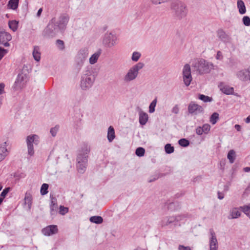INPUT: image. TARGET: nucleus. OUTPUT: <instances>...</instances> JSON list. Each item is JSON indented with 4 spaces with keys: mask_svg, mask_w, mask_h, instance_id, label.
Here are the masks:
<instances>
[{
    "mask_svg": "<svg viewBox=\"0 0 250 250\" xmlns=\"http://www.w3.org/2000/svg\"><path fill=\"white\" fill-rule=\"evenodd\" d=\"M192 66L200 74L208 73L214 67L212 63L209 62L203 59L195 61L192 63Z\"/></svg>",
    "mask_w": 250,
    "mask_h": 250,
    "instance_id": "nucleus-1",
    "label": "nucleus"
},
{
    "mask_svg": "<svg viewBox=\"0 0 250 250\" xmlns=\"http://www.w3.org/2000/svg\"><path fill=\"white\" fill-rule=\"evenodd\" d=\"M89 150L86 148L85 150H82L77 157V169L79 173H83L87 166L88 153Z\"/></svg>",
    "mask_w": 250,
    "mask_h": 250,
    "instance_id": "nucleus-2",
    "label": "nucleus"
},
{
    "mask_svg": "<svg viewBox=\"0 0 250 250\" xmlns=\"http://www.w3.org/2000/svg\"><path fill=\"white\" fill-rule=\"evenodd\" d=\"M144 66L143 62H138L132 66L124 77V81L125 83H129L136 79L137 77L139 71Z\"/></svg>",
    "mask_w": 250,
    "mask_h": 250,
    "instance_id": "nucleus-3",
    "label": "nucleus"
},
{
    "mask_svg": "<svg viewBox=\"0 0 250 250\" xmlns=\"http://www.w3.org/2000/svg\"><path fill=\"white\" fill-rule=\"evenodd\" d=\"M171 8L175 12V16L179 19L184 18L187 14L185 6L182 3L174 1L171 3Z\"/></svg>",
    "mask_w": 250,
    "mask_h": 250,
    "instance_id": "nucleus-4",
    "label": "nucleus"
},
{
    "mask_svg": "<svg viewBox=\"0 0 250 250\" xmlns=\"http://www.w3.org/2000/svg\"><path fill=\"white\" fill-rule=\"evenodd\" d=\"M38 136L37 135H31L28 136L26 139V143L28 148V154L32 156L34 154L33 143L37 145L38 143Z\"/></svg>",
    "mask_w": 250,
    "mask_h": 250,
    "instance_id": "nucleus-5",
    "label": "nucleus"
},
{
    "mask_svg": "<svg viewBox=\"0 0 250 250\" xmlns=\"http://www.w3.org/2000/svg\"><path fill=\"white\" fill-rule=\"evenodd\" d=\"M103 43L105 47L111 48L116 44L117 37L111 33H106L104 36Z\"/></svg>",
    "mask_w": 250,
    "mask_h": 250,
    "instance_id": "nucleus-6",
    "label": "nucleus"
},
{
    "mask_svg": "<svg viewBox=\"0 0 250 250\" xmlns=\"http://www.w3.org/2000/svg\"><path fill=\"white\" fill-rule=\"evenodd\" d=\"M59 29L55 23V19H52L44 29V32L47 36L50 37L54 36L58 31Z\"/></svg>",
    "mask_w": 250,
    "mask_h": 250,
    "instance_id": "nucleus-7",
    "label": "nucleus"
},
{
    "mask_svg": "<svg viewBox=\"0 0 250 250\" xmlns=\"http://www.w3.org/2000/svg\"><path fill=\"white\" fill-rule=\"evenodd\" d=\"M183 77L184 83L188 86L192 81L190 66L188 64H186L183 69Z\"/></svg>",
    "mask_w": 250,
    "mask_h": 250,
    "instance_id": "nucleus-8",
    "label": "nucleus"
},
{
    "mask_svg": "<svg viewBox=\"0 0 250 250\" xmlns=\"http://www.w3.org/2000/svg\"><path fill=\"white\" fill-rule=\"evenodd\" d=\"M186 217H187V215L185 214H181L176 216L167 217L162 220V226H168L175 222H178L179 221L182 220Z\"/></svg>",
    "mask_w": 250,
    "mask_h": 250,
    "instance_id": "nucleus-9",
    "label": "nucleus"
},
{
    "mask_svg": "<svg viewBox=\"0 0 250 250\" xmlns=\"http://www.w3.org/2000/svg\"><path fill=\"white\" fill-rule=\"evenodd\" d=\"M94 82V79L90 76L84 75L82 76L81 86L82 89H85L90 87Z\"/></svg>",
    "mask_w": 250,
    "mask_h": 250,
    "instance_id": "nucleus-10",
    "label": "nucleus"
},
{
    "mask_svg": "<svg viewBox=\"0 0 250 250\" xmlns=\"http://www.w3.org/2000/svg\"><path fill=\"white\" fill-rule=\"evenodd\" d=\"M203 111L202 106L193 102L190 103L188 105V111L190 114L197 115L202 113Z\"/></svg>",
    "mask_w": 250,
    "mask_h": 250,
    "instance_id": "nucleus-11",
    "label": "nucleus"
},
{
    "mask_svg": "<svg viewBox=\"0 0 250 250\" xmlns=\"http://www.w3.org/2000/svg\"><path fill=\"white\" fill-rule=\"evenodd\" d=\"M237 76L242 81H250V65L248 68L238 71Z\"/></svg>",
    "mask_w": 250,
    "mask_h": 250,
    "instance_id": "nucleus-12",
    "label": "nucleus"
},
{
    "mask_svg": "<svg viewBox=\"0 0 250 250\" xmlns=\"http://www.w3.org/2000/svg\"><path fill=\"white\" fill-rule=\"evenodd\" d=\"M69 17L66 14H63L59 18V20L56 24L60 30H63L69 21Z\"/></svg>",
    "mask_w": 250,
    "mask_h": 250,
    "instance_id": "nucleus-13",
    "label": "nucleus"
},
{
    "mask_svg": "<svg viewBox=\"0 0 250 250\" xmlns=\"http://www.w3.org/2000/svg\"><path fill=\"white\" fill-rule=\"evenodd\" d=\"M42 232L45 236H50L57 233L58 229L56 225H52L42 229Z\"/></svg>",
    "mask_w": 250,
    "mask_h": 250,
    "instance_id": "nucleus-14",
    "label": "nucleus"
},
{
    "mask_svg": "<svg viewBox=\"0 0 250 250\" xmlns=\"http://www.w3.org/2000/svg\"><path fill=\"white\" fill-rule=\"evenodd\" d=\"M12 39L11 35L5 31L0 32V44L3 45L4 46H9L8 42Z\"/></svg>",
    "mask_w": 250,
    "mask_h": 250,
    "instance_id": "nucleus-15",
    "label": "nucleus"
},
{
    "mask_svg": "<svg viewBox=\"0 0 250 250\" xmlns=\"http://www.w3.org/2000/svg\"><path fill=\"white\" fill-rule=\"evenodd\" d=\"M211 238L209 240V250H218V241L214 231L210 229Z\"/></svg>",
    "mask_w": 250,
    "mask_h": 250,
    "instance_id": "nucleus-16",
    "label": "nucleus"
},
{
    "mask_svg": "<svg viewBox=\"0 0 250 250\" xmlns=\"http://www.w3.org/2000/svg\"><path fill=\"white\" fill-rule=\"evenodd\" d=\"M26 76L22 74H19L18 75L16 82H15V88L17 89L22 88L26 83Z\"/></svg>",
    "mask_w": 250,
    "mask_h": 250,
    "instance_id": "nucleus-17",
    "label": "nucleus"
},
{
    "mask_svg": "<svg viewBox=\"0 0 250 250\" xmlns=\"http://www.w3.org/2000/svg\"><path fill=\"white\" fill-rule=\"evenodd\" d=\"M217 36L224 42H229L230 40L229 36L222 29H219L217 31Z\"/></svg>",
    "mask_w": 250,
    "mask_h": 250,
    "instance_id": "nucleus-18",
    "label": "nucleus"
},
{
    "mask_svg": "<svg viewBox=\"0 0 250 250\" xmlns=\"http://www.w3.org/2000/svg\"><path fill=\"white\" fill-rule=\"evenodd\" d=\"M87 50L86 49H83L80 51L78 55V59L79 60V61H78V64L80 66H82L83 64L84 61L87 57Z\"/></svg>",
    "mask_w": 250,
    "mask_h": 250,
    "instance_id": "nucleus-19",
    "label": "nucleus"
},
{
    "mask_svg": "<svg viewBox=\"0 0 250 250\" xmlns=\"http://www.w3.org/2000/svg\"><path fill=\"white\" fill-rule=\"evenodd\" d=\"M51 204L50 205V214L51 215H55L58 210V205L57 204V199L55 197L50 195Z\"/></svg>",
    "mask_w": 250,
    "mask_h": 250,
    "instance_id": "nucleus-20",
    "label": "nucleus"
},
{
    "mask_svg": "<svg viewBox=\"0 0 250 250\" xmlns=\"http://www.w3.org/2000/svg\"><path fill=\"white\" fill-rule=\"evenodd\" d=\"M219 87L223 93L227 95L232 94L234 91L233 87L225 85L223 83H221L219 85Z\"/></svg>",
    "mask_w": 250,
    "mask_h": 250,
    "instance_id": "nucleus-21",
    "label": "nucleus"
},
{
    "mask_svg": "<svg viewBox=\"0 0 250 250\" xmlns=\"http://www.w3.org/2000/svg\"><path fill=\"white\" fill-rule=\"evenodd\" d=\"M6 146L7 144L6 142L0 145V161L3 160L8 154Z\"/></svg>",
    "mask_w": 250,
    "mask_h": 250,
    "instance_id": "nucleus-22",
    "label": "nucleus"
},
{
    "mask_svg": "<svg viewBox=\"0 0 250 250\" xmlns=\"http://www.w3.org/2000/svg\"><path fill=\"white\" fill-rule=\"evenodd\" d=\"M101 53V49H99L96 52L94 53L89 58V63L91 64H94L96 63Z\"/></svg>",
    "mask_w": 250,
    "mask_h": 250,
    "instance_id": "nucleus-23",
    "label": "nucleus"
},
{
    "mask_svg": "<svg viewBox=\"0 0 250 250\" xmlns=\"http://www.w3.org/2000/svg\"><path fill=\"white\" fill-rule=\"evenodd\" d=\"M148 120L147 114L143 111L139 112V123L142 125H145Z\"/></svg>",
    "mask_w": 250,
    "mask_h": 250,
    "instance_id": "nucleus-24",
    "label": "nucleus"
},
{
    "mask_svg": "<svg viewBox=\"0 0 250 250\" xmlns=\"http://www.w3.org/2000/svg\"><path fill=\"white\" fill-rule=\"evenodd\" d=\"M237 8L240 14H244L246 12V8L244 1L242 0H237Z\"/></svg>",
    "mask_w": 250,
    "mask_h": 250,
    "instance_id": "nucleus-25",
    "label": "nucleus"
},
{
    "mask_svg": "<svg viewBox=\"0 0 250 250\" xmlns=\"http://www.w3.org/2000/svg\"><path fill=\"white\" fill-rule=\"evenodd\" d=\"M115 131L114 128L110 126L108 129L107 139L109 142H111L115 138Z\"/></svg>",
    "mask_w": 250,
    "mask_h": 250,
    "instance_id": "nucleus-26",
    "label": "nucleus"
},
{
    "mask_svg": "<svg viewBox=\"0 0 250 250\" xmlns=\"http://www.w3.org/2000/svg\"><path fill=\"white\" fill-rule=\"evenodd\" d=\"M19 0H10L7 4V7L9 9L16 10L18 7Z\"/></svg>",
    "mask_w": 250,
    "mask_h": 250,
    "instance_id": "nucleus-27",
    "label": "nucleus"
},
{
    "mask_svg": "<svg viewBox=\"0 0 250 250\" xmlns=\"http://www.w3.org/2000/svg\"><path fill=\"white\" fill-rule=\"evenodd\" d=\"M33 56L34 59L37 62H39L41 59V53L40 48L38 46H35L33 51Z\"/></svg>",
    "mask_w": 250,
    "mask_h": 250,
    "instance_id": "nucleus-28",
    "label": "nucleus"
},
{
    "mask_svg": "<svg viewBox=\"0 0 250 250\" xmlns=\"http://www.w3.org/2000/svg\"><path fill=\"white\" fill-rule=\"evenodd\" d=\"M239 209L243 211L248 217L250 218V203L248 205L240 207Z\"/></svg>",
    "mask_w": 250,
    "mask_h": 250,
    "instance_id": "nucleus-29",
    "label": "nucleus"
},
{
    "mask_svg": "<svg viewBox=\"0 0 250 250\" xmlns=\"http://www.w3.org/2000/svg\"><path fill=\"white\" fill-rule=\"evenodd\" d=\"M19 22L16 20L10 21L8 22L9 27L14 32L17 30Z\"/></svg>",
    "mask_w": 250,
    "mask_h": 250,
    "instance_id": "nucleus-30",
    "label": "nucleus"
},
{
    "mask_svg": "<svg viewBox=\"0 0 250 250\" xmlns=\"http://www.w3.org/2000/svg\"><path fill=\"white\" fill-rule=\"evenodd\" d=\"M180 207V205L178 202H171L167 204V208L170 210H175L177 209Z\"/></svg>",
    "mask_w": 250,
    "mask_h": 250,
    "instance_id": "nucleus-31",
    "label": "nucleus"
},
{
    "mask_svg": "<svg viewBox=\"0 0 250 250\" xmlns=\"http://www.w3.org/2000/svg\"><path fill=\"white\" fill-rule=\"evenodd\" d=\"M90 221L91 222L99 224L103 222V219L102 217L99 216H94L90 218Z\"/></svg>",
    "mask_w": 250,
    "mask_h": 250,
    "instance_id": "nucleus-32",
    "label": "nucleus"
},
{
    "mask_svg": "<svg viewBox=\"0 0 250 250\" xmlns=\"http://www.w3.org/2000/svg\"><path fill=\"white\" fill-rule=\"evenodd\" d=\"M218 119L219 114L217 112H214L211 115L209 121L212 125H214L216 123Z\"/></svg>",
    "mask_w": 250,
    "mask_h": 250,
    "instance_id": "nucleus-33",
    "label": "nucleus"
},
{
    "mask_svg": "<svg viewBox=\"0 0 250 250\" xmlns=\"http://www.w3.org/2000/svg\"><path fill=\"white\" fill-rule=\"evenodd\" d=\"M32 199L31 195L30 194L26 193L24 198L25 204H27L28 205V207L29 209L31 208L32 205Z\"/></svg>",
    "mask_w": 250,
    "mask_h": 250,
    "instance_id": "nucleus-34",
    "label": "nucleus"
},
{
    "mask_svg": "<svg viewBox=\"0 0 250 250\" xmlns=\"http://www.w3.org/2000/svg\"><path fill=\"white\" fill-rule=\"evenodd\" d=\"M199 99L205 103L210 102L213 100L211 97L204 95L203 94H199Z\"/></svg>",
    "mask_w": 250,
    "mask_h": 250,
    "instance_id": "nucleus-35",
    "label": "nucleus"
},
{
    "mask_svg": "<svg viewBox=\"0 0 250 250\" xmlns=\"http://www.w3.org/2000/svg\"><path fill=\"white\" fill-rule=\"evenodd\" d=\"M48 185L47 184H43L41 188V194L44 195L48 193Z\"/></svg>",
    "mask_w": 250,
    "mask_h": 250,
    "instance_id": "nucleus-36",
    "label": "nucleus"
},
{
    "mask_svg": "<svg viewBox=\"0 0 250 250\" xmlns=\"http://www.w3.org/2000/svg\"><path fill=\"white\" fill-rule=\"evenodd\" d=\"M165 151L167 154H170L174 152V147L171 146V145L169 144H167L165 146Z\"/></svg>",
    "mask_w": 250,
    "mask_h": 250,
    "instance_id": "nucleus-37",
    "label": "nucleus"
},
{
    "mask_svg": "<svg viewBox=\"0 0 250 250\" xmlns=\"http://www.w3.org/2000/svg\"><path fill=\"white\" fill-rule=\"evenodd\" d=\"M157 98H156L150 104L149 107V112L151 113H153L155 111V107L157 104Z\"/></svg>",
    "mask_w": 250,
    "mask_h": 250,
    "instance_id": "nucleus-38",
    "label": "nucleus"
},
{
    "mask_svg": "<svg viewBox=\"0 0 250 250\" xmlns=\"http://www.w3.org/2000/svg\"><path fill=\"white\" fill-rule=\"evenodd\" d=\"M178 143L179 145L184 147H187L189 145V141L184 138L180 139Z\"/></svg>",
    "mask_w": 250,
    "mask_h": 250,
    "instance_id": "nucleus-39",
    "label": "nucleus"
},
{
    "mask_svg": "<svg viewBox=\"0 0 250 250\" xmlns=\"http://www.w3.org/2000/svg\"><path fill=\"white\" fill-rule=\"evenodd\" d=\"M145 150L143 147H138L136 149V155L139 157H142L144 155Z\"/></svg>",
    "mask_w": 250,
    "mask_h": 250,
    "instance_id": "nucleus-40",
    "label": "nucleus"
},
{
    "mask_svg": "<svg viewBox=\"0 0 250 250\" xmlns=\"http://www.w3.org/2000/svg\"><path fill=\"white\" fill-rule=\"evenodd\" d=\"M141 56V54L139 52H134L133 53L132 56V60L134 62H137L139 59L140 57Z\"/></svg>",
    "mask_w": 250,
    "mask_h": 250,
    "instance_id": "nucleus-41",
    "label": "nucleus"
},
{
    "mask_svg": "<svg viewBox=\"0 0 250 250\" xmlns=\"http://www.w3.org/2000/svg\"><path fill=\"white\" fill-rule=\"evenodd\" d=\"M243 24L247 26H250V18L248 16H244L242 19Z\"/></svg>",
    "mask_w": 250,
    "mask_h": 250,
    "instance_id": "nucleus-42",
    "label": "nucleus"
},
{
    "mask_svg": "<svg viewBox=\"0 0 250 250\" xmlns=\"http://www.w3.org/2000/svg\"><path fill=\"white\" fill-rule=\"evenodd\" d=\"M56 44L58 46V47L60 50H63L64 48V42L61 40H57L56 41Z\"/></svg>",
    "mask_w": 250,
    "mask_h": 250,
    "instance_id": "nucleus-43",
    "label": "nucleus"
},
{
    "mask_svg": "<svg viewBox=\"0 0 250 250\" xmlns=\"http://www.w3.org/2000/svg\"><path fill=\"white\" fill-rule=\"evenodd\" d=\"M234 155V151L233 149L230 150L228 154V158L229 160L230 163H232L233 162V157Z\"/></svg>",
    "mask_w": 250,
    "mask_h": 250,
    "instance_id": "nucleus-44",
    "label": "nucleus"
},
{
    "mask_svg": "<svg viewBox=\"0 0 250 250\" xmlns=\"http://www.w3.org/2000/svg\"><path fill=\"white\" fill-rule=\"evenodd\" d=\"M68 211V208L62 206L60 207L59 213L62 215H64Z\"/></svg>",
    "mask_w": 250,
    "mask_h": 250,
    "instance_id": "nucleus-45",
    "label": "nucleus"
},
{
    "mask_svg": "<svg viewBox=\"0 0 250 250\" xmlns=\"http://www.w3.org/2000/svg\"><path fill=\"white\" fill-rule=\"evenodd\" d=\"M203 129V131L204 133L207 134L208 131L210 130V126L208 124H205L203 125L202 127Z\"/></svg>",
    "mask_w": 250,
    "mask_h": 250,
    "instance_id": "nucleus-46",
    "label": "nucleus"
},
{
    "mask_svg": "<svg viewBox=\"0 0 250 250\" xmlns=\"http://www.w3.org/2000/svg\"><path fill=\"white\" fill-rule=\"evenodd\" d=\"M11 188L10 187H8L5 188L3 190L2 192L1 193L0 196L2 198H4L7 194L9 192V191L10 190Z\"/></svg>",
    "mask_w": 250,
    "mask_h": 250,
    "instance_id": "nucleus-47",
    "label": "nucleus"
},
{
    "mask_svg": "<svg viewBox=\"0 0 250 250\" xmlns=\"http://www.w3.org/2000/svg\"><path fill=\"white\" fill-rule=\"evenodd\" d=\"M7 52V50L0 47V60L2 58L5 54Z\"/></svg>",
    "mask_w": 250,
    "mask_h": 250,
    "instance_id": "nucleus-48",
    "label": "nucleus"
},
{
    "mask_svg": "<svg viewBox=\"0 0 250 250\" xmlns=\"http://www.w3.org/2000/svg\"><path fill=\"white\" fill-rule=\"evenodd\" d=\"M152 2L154 4H159L162 3L167 2L169 0H151Z\"/></svg>",
    "mask_w": 250,
    "mask_h": 250,
    "instance_id": "nucleus-49",
    "label": "nucleus"
},
{
    "mask_svg": "<svg viewBox=\"0 0 250 250\" xmlns=\"http://www.w3.org/2000/svg\"><path fill=\"white\" fill-rule=\"evenodd\" d=\"M58 127L55 126L54 128H52L50 129V132L51 135L53 136H55L56 134H57V132L58 131Z\"/></svg>",
    "mask_w": 250,
    "mask_h": 250,
    "instance_id": "nucleus-50",
    "label": "nucleus"
},
{
    "mask_svg": "<svg viewBox=\"0 0 250 250\" xmlns=\"http://www.w3.org/2000/svg\"><path fill=\"white\" fill-rule=\"evenodd\" d=\"M171 112L175 114H178L179 112V108L177 104L175 105L172 109Z\"/></svg>",
    "mask_w": 250,
    "mask_h": 250,
    "instance_id": "nucleus-51",
    "label": "nucleus"
},
{
    "mask_svg": "<svg viewBox=\"0 0 250 250\" xmlns=\"http://www.w3.org/2000/svg\"><path fill=\"white\" fill-rule=\"evenodd\" d=\"M196 132L198 135H199L203 134L204 132L203 131V129H202V127L198 126V127H197V128L196 129Z\"/></svg>",
    "mask_w": 250,
    "mask_h": 250,
    "instance_id": "nucleus-52",
    "label": "nucleus"
},
{
    "mask_svg": "<svg viewBox=\"0 0 250 250\" xmlns=\"http://www.w3.org/2000/svg\"><path fill=\"white\" fill-rule=\"evenodd\" d=\"M215 58L217 60H221L223 59V57L222 55V53L220 51H217Z\"/></svg>",
    "mask_w": 250,
    "mask_h": 250,
    "instance_id": "nucleus-53",
    "label": "nucleus"
},
{
    "mask_svg": "<svg viewBox=\"0 0 250 250\" xmlns=\"http://www.w3.org/2000/svg\"><path fill=\"white\" fill-rule=\"evenodd\" d=\"M179 250H191L189 247H185L183 245H179L178 247Z\"/></svg>",
    "mask_w": 250,
    "mask_h": 250,
    "instance_id": "nucleus-54",
    "label": "nucleus"
},
{
    "mask_svg": "<svg viewBox=\"0 0 250 250\" xmlns=\"http://www.w3.org/2000/svg\"><path fill=\"white\" fill-rule=\"evenodd\" d=\"M228 218L230 219L234 218V212L233 209L230 210L229 215L228 216Z\"/></svg>",
    "mask_w": 250,
    "mask_h": 250,
    "instance_id": "nucleus-55",
    "label": "nucleus"
},
{
    "mask_svg": "<svg viewBox=\"0 0 250 250\" xmlns=\"http://www.w3.org/2000/svg\"><path fill=\"white\" fill-rule=\"evenodd\" d=\"M5 85L3 83H0V95L4 93V88Z\"/></svg>",
    "mask_w": 250,
    "mask_h": 250,
    "instance_id": "nucleus-56",
    "label": "nucleus"
},
{
    "mask_svg": "<svg viewBox=\"0 0 250 250\" xmlns=\"http://www.w3.org/2000/svg\"><path fill=\"white\" fill-rule=\"evenodd\" d=\"M218 198L220 200L223 199L224 194L220 191H218Z\"/></svg>",
    "mask_w": 250,
    "mask_h": 250,
    "instance_id": "nucleus-57",
    "label": "nucleus"
},
{
    "mask_svg": "<svg viewBox=\"0 0 250 250\" xmlns=\"http://www.w3.org/2000/svg\"><path fill=\"white\" fill-rule=\"evenodd\" d=\"M241 210H236L235 211V218H238L241 216Z\"/></svg>",
    "mask_w": 250,
    "mask_h": 250,
    "instance_id": "nucleus-58",
    "label": "nucleus"
},
{
    "mask_svg": "<svg viewBox=\"0 0 250 250\" xmlns=\"http://www.w3.org/2000/svg\"><path fill=\"white\" fill-rule=\"evenodd\" d=\"M42 11V8H40L37 13V16L38 17H40L41 16V14Z\"/></svg>",
    "mask_w": 250,
    "mask_h": 250,
    "instance_id": "nucleus-59",
    "label": "nucleus"
},
{
    "mask_svg": "<svg viewBox=\"0 0 250 250\" xmlns=\"http://www.w3.org/2000/svg\"><path fill=\"white\" fill-rule=\"evenodd\" d=\"M244 171L246 172H249L250 171V167H246L243 169Z\"/></svg>",
    "mask_w": 250,
    "mask_h": 250,
    "instance_id": "nucleus-60",
    "label": "nucleus"
},
{
    "mask_svg": "<svg viewBox=\"0 0 250 250\" xmlns=\"http://www.w3.org/2000/svg\"><path fill=\"white\" fill-rule=\"evenodd\" d=\"M241 128V127L240 125H235V129H236L237 131H240Z\"/></svg>",
    "mask_w": 250,
    "mask_h": 250,
    "instance_id": "nucleus-61",
    "label": "nucleus"
},
{
    "mask_svg": "<svg viewBox=\"0 0 250 250\" xmlns=\"http://www.w3.org/2000/svg\"><path fill=\"white\" fill-rule=\"evenodd\" d=\"M245 122L246 123H250V115L245 120Z\"/></svg>",
    "mask_w": 250,
    "mask_h": 250,
    "instance_id": "nucleus-62",
    "label": "nucleus"
},
{
    "mask_svg": "<svg viewBox=\"0 0 250 250\" xmlns=\"http://www.w3.org/2000/svg\"><path fill=\"white\" fill-rule=\"evenodd\" d=\"M229 187L227 185L224 186V190L227 191L228 190Z\"/></svg>",
    "mask_w": 250,
    "mask_h": 250,
    "instance_id": "nucleus-63",
    "label": "nucleus"
},
{
    "mask_svg": "<svg viewBox=\"0 0 250 250\" xmlns=\"http://www.w3.org/2000/svg\"><path fill=\"white\" fill-rule=\"evenodd\" d=\"M3 199H4V198H2V197H1L0 198V204H1V203L2 202Z\"/></svg>",
    "mask_w": 250,
    "mask_h": 250,
    "instance_id": "nucleus-64",
    "label": "nucleus"
}]
</instances>
